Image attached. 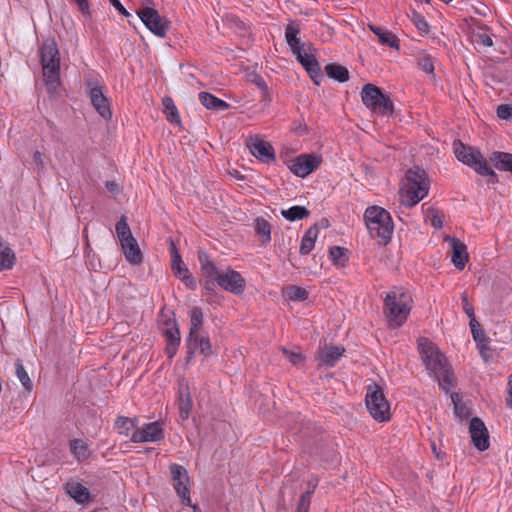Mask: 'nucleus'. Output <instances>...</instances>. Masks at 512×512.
<instances>
[{"instance_id":"2","label":"nucleus","mask_w":512,"mask_h":512,"mask_svg":"<svg viewBox=\"0 0 512 512\" xmlns=\"http://www.w3.org/2000/svg\"><path fill=\"white\" fill-rule=\"evenodd\" d=\"M430 188V182L426 171L419 166H414L406 171L405 183L401 188V204L406 207H414L425 196Z\"/></svg>"},{"instance_id":"18","label":"nucleus","mask_w":512,"mask_h":512,"mask_svg":"<svg viewBox=\"0 0 512 512\" xmlns=\"http://www.w3.org/2000/svg\"><path fill=\"white\" fill-rule=\"evenodd\" d=\"M299 63L305 68L314 84L319 85L323 79V73L316 57L308 53L305 48L300 51H296L294 54Z\"/></svg>"},{"instance_id":"33","label":"nucleus","mask_w":512,"mask_h":512,"mask_svg":"<svg viewBox=\"0 0 512 512\" xmlns=\"http://www.w3.org/2000/svg\"><path fill=\"white\" fill-rule=\"evenodd\" d=\"M325 72L327 76L331 79H334L340 83L346 82L349 80V71L346 67L336 64L330 63L325 66Z\"/></svg>"},{"instance_id":"29","label":"nucleus","mask_w":512,"mask_h":512,"mask_svg":"<svg viewBox=\"0 0 512 512\" xmlns=\"http://www.w3.org/2000/svg\"><path fill=\"white\" fill-rule=\"evenodd\" d=\"M121 248L125 255L126 260L132 265H140L143 261V255L139 245L134 238L133 241H126L121 244Z\"/></svg>"},{"instance_id":"14","label":"nucleus","mask_w":512,"mask_h":512,"mask_svg":"<svg viewBox=\"0 0 512 512\" xmlns=\"http://www.w3.org/2000/svg\"><path fill=\"white\" fill-rule=\"evenodd\" d=\"M217 285L229 293L241 295L245 291L246 280L238 271L228 268L221 271Z\"/></svg>"},{"instance_id":"24","label":"nucleus","mask_w":512,"mask_h":512,"mask_svg":"<svg viewBox=\"0 0 512 512\" xmlns=\"http://www.w3.org/2000/svg\"><path fill=\"white\" fill-rule=\"evenodd\" d=\"M345 349L343 347H328L319 354V365L326 367H334L339 359L343 356Z\"/></svg>"},{"instance_id":"50","label":"nucleus","mask_w":512,"mask_h":512,"mask_svg":"<svg viewBox=\"0 0 512 512\" xmlns=\"http://www.w3.org/2000/svg\"><path fill=\"white\" fill-rule=\"evenodd\" d=\"M74 2L78 7L79 12L83 15L85 19L92 18V14L90 12V4L88 0H74Z\"/></svg>"},{"instance_id":"62","label":"nucleus","mask_w":512,"mask_h":512,"mask_svg":"<svg viewBox=\"0 0 512 512\" xmlns=\"http://www.w3.org/2000/svg\"><path fill=\"white\" fill-rule=\"evenodd\" d=\"M317 485H318V481L317 480H310V481H308V488H307L306 491H312V495H313Z\"/></svg>"},{"instance_id":"7","label":"nucleus","mask_w":512,"mask_h":512,"mask_svg":"<svg viewBox=\"0 0 512 512\" xmlns=\"http://www.w3.org/2000/svg\"><path fill=\"white\" fill-rule=\"evenodd\" d=\"M365 404L374 420L378 422L390 420V404L378 384L371 383L366 386Z\"/></svg>"},{"instance_id":"37","label":"nucleus","mask_w":512,"mask_h":512,"mask_svg":"<svg viewBox=\"0 0 512 512\" xmlns=\"http://www.w3.org/2000/svg\"><path fill=\"white\" fill-rule=\"evenodd\" d=\"M309 214L310 212L306 207L298 205L281 211V215L290 222L307 218Z\"/></svg>"},{"instance_id":"36","label":"nucleus","mask_w":512,"mask_h":512,"mask_svg":"<svg viewBox=\"0 0 512 512\" xmlns=\"http://www.w3.org/2000/svg\"><path fill=\"white\" fill-rule=\"evenodd\" d=\"M255 231L261 237L264 245L271 241V224L263 217H258L255 220Z\"/></svg>"},{"instance_id":"23","label":"nucleus","mask_w":512,"mask_h":512,"mask_svg":"<svg viewBox=\"0 0 512 512\" xmlns=\"http://www.w3.org/2000/svg\"><path fill=\"white\" fill-rule=\"evenodd\" d=\"M179 417L182 421L189 418L192 408V399L188 383H181L178 390Z\"/></svg>"},{"instance_id":"57","label":"nucleus","mask_w":512,"mask_h":512,"mask_svg":"<svg viewBox=\"0 0 512 512\" xmlns=\"http://www.w3.org/2000/svg\"><path fill=\"white\" fill-rule=\"evenodd\" d=\"M469 326L471 329L472 336L475 334H478V332H480V331H484L481 328L480 323L476 320L475 316H472L469 318Z\"/></svg>"},{"instance_id":"13","label":"nucleus","mask_w":512,"mask_h":512,"mask_svg":"<svg viewBox=\"0 0 512 512\" xmlns=\"http://www.w3.org/2000/svg\"><path fill=\"white\" fill-rule=\"evenodd\" d=\"M86 85L92 106L102 118L110 120L112 111L108 99L103 94L102 87L92 80L87 81Z\"/></svg>"},{"instance_id":"47","label":"nucleus","mask_w":512,"mask_h":512,"mask_svg":"<svg viewBox=\"0 0 512 512\" xmlns=\"http://www.w3.org/2000/svg\"><path fill=\"white\" fill-rule=\"evenodd\" d=\"M312 499V491H305L300 495L296 512H308Z\"/></svg>"},{"instance_id":"27","label":"nucleus","mask_w":512,"mask_h":512,"mask_svg":"<svg viewBox=\"0 0 512 512\" xmlns=\"http://www.w3.org/2000/svg\"><path fill=\"white\" fill-rule=\"evenodd\" d=\"M66 492L78 504H85L91 500L89 489L79 482L67 483Z\"/></svg>"},{"instance_id":"35","label":"nucleus","mask_w":512,"mask_h":512,"mask_svg":"<svg viewBox=\"0 0 512 512\" xmlns=\"http://www.w3.org/2000/svg\"><path fill=\"white\" fill-rule=\"evenodd\" d=\"M115 230L120 244L126 241H133L134 236L132 235L131 229L127 223L126 216L122 215L115 225Z\"/></svg>"},{"instance_id":"21","label":"nucleus","mask_w":512,"mask_h":512,"mask_svg":"<svg viewBox=\"0 0 512 512\" xmlns=\"http://www.w3.org/2000/svg\"><path fill=\"white\" fill-rule=\"evenodd\" d=\"M446 241L452 248V263L457 269L462 270L469 259L466 245L459 239L450 236L446 238Z\"/></svg>"},{"instance_id":"20","label":"nucleus","mask_w":512,"mask_h":512,"mask_svg":"<svg viewBox=\"0 0 512 512\" xmlns=\"http://www.w3.org/2000/svg\"><path fill=\"white\" fill-rule=\"evenodd\" d=\"M247 146L251 154L263 163L270 164L276 159L272 145L263 140L251 138Z\"/></svg>"},{"instance_id":"6","label":"nucleus","mask_w":512,"mask_h":512,"mask_svg":"<svg viewBox=\"0 0 512 512\" xmlns=\"http://www.w3.org/2000/svg\"><path fill=\"white\" fill-rule=\"evenodd\" d=\"M361 100L370 111L382 116H391L394 113V104L390 96L374 84L367 83L362 87Z\"/></svg>"},{"instance_id":"41","label":"nucleus","mask_w":512,"mask_h":512,"mask_svg":"<svg viewBox=\"0 0 512 512\" xmlns=\"http://www.w3.org/2000/svg\"><path fill=\"white\" fill-rule=\"evenodd\" d=\"M283 293L291 301H305L309 295L305 288L296 285L287 286Z\"/></svg>"},{"instance_id":"48","label":"nucleus","mask_w":512,"mask_h":512,"mask_svg":"<svg viewBox=\"0 0 512 512\" xmlns=\"http://www.w3.org/2000/svg\"><path fill=\"white\" fill-rule=\"evenodd\" d=\"M473 339L477 344V348L480 350L481 356L485 357L484 351L489 349V338L486 336L485 331H480L478 334L473 335Z\"/></svg>"},{"instance_id":"60","label":"nucleus","mask_w":512,"mask_h":512,"mask_svg":"<svg viewBox=\"0 0 512 512\" xmlns=\"http://www.w3.org/2000/svg\"><path fill=\"white\" fill-rule=\"evenodd\" d=\"M33 161L34 163L39 166L40 168H43V159H42V153L39 151H35L33 154Z\"/></svg>"},{"instance_id":"38","label":"nucleus","mask_w":512,"mask_h":512,"mask_svg":"<svg viewBox=\"0 0 512 512\" xmlns=\"http://www.w3.org/2000/svg\"><path fill=\"white\" fill-rule=\"evenodd\" d=\"M70 451L78 461L86 460L90 456L88 445L81 439L70 441Z\"/></svg>"},{"instance_id":"53","label":"nucleus","mask_w":512,"mask_h":512,"mask_svg":"<svg viewBox=\"0 0 512 512\" xmlns=\"http://www.w3.org/2000/svg\"><path fill=\"white\" fill-rule=\"evenodd\" d=\"M474 41L478 45L484 46V47H491L493 45V40L491 36L488 34H476L474 36Z\"/></svg>"},{"instance_id":"5","label":"nucleus","mask_w":512,"mask_h":512,"mask_svg":"<svg viewBox=\"0 0 512 512\" xmlns=\"http://www.w3.org/2000/svg\"><path fill=\"white\" fill-rule=\"evenodd\" d=\"M410 297L401 289H394L386 294L384 299V313L389 326L400 327L410 313Z\"/></svg>"},{"instance_id":"9","label":"nucleus","mask_w":512,"mask_h":512,"mask_svg":"<svg viewBox=\"0 0 512 512\" xmlns=\"http://www.w3.org/2000/svg\"><path fill=\"white\" fill-rule=\"evenodd\" d=\"M137 15L146 28L154 35L164 38L170 28V22L162 17L159 12L150 7L137 10Z\"/></svg>"},{"instance_id":"40","label":"nucleus","mask_w":512,"mask_h":512,"mask_svg":"<svg viewBox=\"0 0 512 512\" xmlns=\"http://www.w3.org/2000/svg\"><path fill=\"white\" fill-rule=\"evenodd\" d=\"M15 373L17 378L21 382L22 386L24 387L25 391L30 393L33 389V383L20 359H17L15 361Z\"/></svg>"},{"instance_id":"52","label":"nucleus","mask_w":512,"mask_h":512,"mask_svg":"<svg viewBox=\"0 0 512 512\" xmlns=\"http://www.w3.org/2000/svg\"><path fill=\"white\" fill-rule=\"evenodd\" d=\"M461 300H462V309L465 312V314L468 316V318H470L472 316H475L474 308L470 304L469 299H468V295H467L466 292H463L461 294Z\"/></svg>"},{"instance_id":"55","label":"nucleus","mask_w":512,"mask_h":512,"mask_svg":"<svg viewBox=\"0 0 512 512\" xmlns=\"http://www.w3.org/2000/svg\"><path fill=\"white\" fill-rule=\"evenodd\" d=\"M283 352L287 355L289 361L293 365H300L304 360V357L300 353L290 352L286 349H283Z\"/></svg>"},{"instance_id":"54","label":"nucleus","mask_w":512,"mask_h":512,"mask_svg":"<svg viewBox=\"0 0 512 512\" xmlns=\"http://www.w3.org/2000/svg\"><path fill=\"white\" fill-rule=\"evenodd\" d=\"M443 214L437 210L433 211L432 212V215H431V218H430V222H431V225L436 228V229H440L443 227Z\"/></svg>"},{"instance_id":"63","label":"nucleus","mask_w":512,"mask_h":512,"mask_svg":"<svg viewBox=\"0 0 512 512\" xmlns=\"http://www.w3.org/2000/svg\"><path fill=\"white\" fill-rule=\"evenodd\" d=\"M271 101V97L269 94V90L267 89V94L261 93V102H267L269 103Z\"/></svg>"},{"instance_id":"28","label":"nucleus","mask_w":512,"mask_h":512,"mask_svg":"<svg viewBox=\"0 0 512 512\" xmlns=\"http://www.w3.org/2000/svg\"><path fill=\"white\" fill-rule=\"evenodd\" d=\"M368 28L378 37V40L382 45H387L390 48L399 50V39L392 32L373 24H369Z\"/></svg>"},{"instance_id":"64","label":"nucleus","mask_w":512,"mask_h":512,"mask_svg":"<svg viewBox=\"0 0 512 512\" xmlns=\"http://www.w3.org/2000/svg\"><path fill=\"white\" fill-rule=\"evenodd\" d=\"M426 3H430L431 0H424Z\"/></svg>"},{"instance_id":"17","label":"nucleus","mask_w":512,"mask_h":512,"mask_svg":"<svg viewBox=\"0 0 512 512\" xmlns=\"http://www.w3.org/2000/svg\"><path fill=\"white\" fill-rule=\"evenodd\" d=\"M164 324L166 325V328L163 330L166 340L165 353L171 360L176 355L180 346L181 333L175 319H167Z\"/></svg>"},{"instance_id":"11","label":"nucleus","mask_w":512,"mask_h":512,"mask_svg":"<svg viewBox=\"0 0 512 512\" xmlns=\"http://www.w3.org/2000/svg\"><path fill=\"white\" fill-rule=\"evenodd\" d=\"M322 157L315 154H300L288 162L289 170L296 176L305 178L319 168Z\"/></svg>"},{"instance_id":"43","label":"nucleus","mask_w":512,"mask_h":512,"mask_svg":"<svg viewBox=\"0 0 512 512\" xmlns=\"http://www.w3.org/2000/svg\"><path fill=\"white\" fill-rule=\"evenodd\" d=\"M347 252L348 250L344 247L332 246L329 250V255L335 265L343 267L348 261Z\"/></svg>"},{"instance_id":"61","label":"nucleus","mask_w":512,"mask_h":512,"mask_svg":"<svg viewBox=\"0 0 512 512\" xmlns=\"http://www.w3.org/2000/svg\"><path fill=\"white\" fill-rule=\"evenodd\" d=\"M105 186L108 189V191L112 193L117 192L119 189L118 184L115 181H106Z\"/></svg>"},{"instance_id":"51","label":"nucleus","mask_w":512,"mask_h":512,"mask_svg":"<svg viewBox=\"0 0 512 512\" xmlns=\"http://www.w3.org/2000/svg\"><path fill=\"white\" fill-rule=\"evenodd\" d=\"M496 114L499 118L508 120L512 118V104H501L497 107Z\"/></svg>"},{"instance_id":"26","label":"nucleus","mask_w":512,"mask_h":512,"mask_svg":"<svg viewBox=\"0 0 512 512\" xmlns=\"http://www.w3.org/2000/svg\"><path fill=\"white\" fill-rule=\"evenodd\" d=\"M200 103L208 110L225 111L230 108V104L217 98L209 92H200L198 95Z\"/></svg>"},{"instance_id":"44","label":"nucleus","mask_w":512,"mask_h":512,"mask_svg":"<svg viewBox=\"0 0 512 512\" xmlns=\"http://www.w3.org/2000/svg\"><path fill=\"white\" fill-rule=\"evenodd\" d=\"M410 19L413 22V24L416 26V28L418 29L420 34H422V35L428 34L430 26L421 14H419L416 10L413 9L411 11Z\"/></svg>"},{"instance_id":"3","label":"nucleus","mask_w":512,"mask_h":512,"mask_svg":"<svg viewBox=\"0 0 512 512\" xmlns=\"http://www.w3.org/2000/svg\"><path fill=\"white\" fill-rule=\"evenodd\" d=\"M364 221L370 236L378 239V244L390 242L394 224L388 211L380 206H369L364 212Z\"/></svg>"},{"instance_id":"30","label":"nucleus","mask_w":512,"mask_h":512,"mask_svg":"<svg viewBox=\"0 0 512 512\" xmlns=\"http://www.w3.org/2000/svg\"><path fill=\"white\" fill-rule=\"evenodd\" d=\"M319 228L317 225L311 226L303 235L301 239L299 253L301 255H308L314 248L317 240Z\"/></svg>"},{"instance_id":"12","label":"nucleus","mask_w":512,"mask_h":512,"mask_svg":"<svg viewBox=\"0 0 512 512\" xmlns=\"http://www.w3.org/2000/svg\"><path fill=\"white\" fill-rule=\"evenodd\" d=\"M169 468L175 492L182 499L184 505L192 506L187 470L182 465L176 463L171 464Z\"/></svg>"},{"instance_id":"25","label":"nucleus","mask_w":512,"mask_h":512,"mask_svg":"<svg viewBox=\"0 0 512 512\" xmlns=\"http://www.w3.org/2000/svg\"><path fill=\"white\" fill-rule=\"evenodd\" d=\"M300 33V30L297 25L289 24L286 26L285 29V39L289 47L291 48L293 54L296 53V51L303 50L305 46H308V51H311L312 45L311 44H300V39L298 37V34Z\"/></svg>"},{"instance_id":"46","label":"nucleus","mask_w":512,"mask_h":512,"mask_svg":"<svg viewBox=\"0 0 512 512\" xmlns=\"http://www.w3.org/2000/svg\"><path fill=\"white\" fill-rule=\"evenodd\" d=\"M419 67L427 74H434V61L431 55L423 53L418 59Z\"/></svg>"},{"instance_id":"56","label":"nucleus","mask_w":512,"mask_h":512,"mask_svg":"<svg viewBox=\"0 0 512 512\" xmlns=\"http://www.w3.org/2000/svg\"><path fill=\"white\" fill-rule=\"evenodd\" d=\"M108 1L118 11L119 14H121L127 18L131 16V14L127 11V9L122 5L120 0H108Z\"/></svg>"},{"instance_id":"42","label":"nucleus","mask_w":512,"mask_h":512,"mask_svg":"<svg viewBox=\"0 0 512 512\" xmlns=\"http://www.w3.org/2000/svg\"><path fill=\"white\" fill-rule=\"evenodd\" d=\"M450 398L454 406V414L461 420L467 419L471 414L470 409L462 403L460 395L456 392H452Z\"/></svg>"},{"instance_id":"19","label":"nucleus","mask_w":512,"mask_h":512,"mask_svg":"<svg viewBox=\"0 0 512 512\" xmlns=\"http://www.w3.org/2000/svg\"><path fill=\"white\" fill-rule=\"evenodd\" d=\"M472 443L479 451L489 448V434L484 422L479 417H473L469 424Z\"/></svg>"},{"instance_id":"22","label":"nucleus","mask_w":512,"mask_h":512,"mask_svg":"<svg viewBox=\"0 0 512 512\" xmlns=\"http://www.w3.org/2000/svg\"><path fill=\"white\" fill-rule=\"evenodd\" d=\"M198 261L200 264V271L203 280L218 282V278L221 274L213 261L210 260L209 255L206 252H198Z\"/></svg>"},{"instance_id":"4","label":"nucleus","mask_w":512,"mask_h":512,"mask_svg":"<svg viewBox=\"0 0 512 512\" xmlns=\"http://www.w3.org/2000/svg\"><path fill=\"white\" fill-rule=\"evenodd\" d=\"M43 78L49 91L55 90L60 84V54L54 38L43 41L41 49Z\"/></svg>"},{"instance_id":"32","label":"nucleus","mask_w":512,"mask_h":512,"mask_svg":"<svg viewBox=\"0 0 512 512\" xmlns=\"http://www.w3.org/2000/svg\"><path fill=\"white\" fill-rule=\"evenodd\" d=\"M15 253L4 244L2 236H0V271L12 269L15 264Z\"/></svg>"},{"instance_id":"49","label":"nucleus","mask_w":512,"mask_h":512,"mask_svg":"<svg viewBox=\"0 0 512 512\" xmlns=\"http://www.w3.org/2000/svg\"><path fill=\"white\" fill-rule=\"evenodd\" d=\"M248 81L255 84L263 94H267V84L263 77L257 73H251L248 75Z\"/></svg>"},{"instance_id":"8","label":"nucleus","mask_w":512,"mask_h":512,"mask_svg":"<svg viewBox=\"0 0 512 512\" xmlns=\"http://www.w3.org/2000/svg\"><path fill=\"white\" fill-rule=\"evenodd\" d=\"M185 347L187 350V362H190L196 354H200L204 358H208L214 354L211 340L205 332L187 334L185 338Z\"/></svg>"},{"instance_id":"31","label":"nucleus","mask_w":512,"mask_h":512,"mask_svg":"<svg viewBox=\"0 0 512 512\" xmlns=\"http://www.w3.org/2000/svg\"><path fill=\"white\" fill-rule=\"evenodd\" d=\"M204 324V315L202 309L193 306L189 310V332L188 334L202 333Z\"/></svg>"},{"instance_id":"1","label":"nucleus","mask_w":512,"mask_h":512,"mask_svg":"<svg viewBox=\"0 0 512 512\" xmlns=\"http://www.w3.org/2000/svg\"><path fill=\"white\" fill-rule=\"evenodd\" d=\"M418 350L426 369L438 382L439 387L445 393H449L457 381L446 357L427 338L418 340Z\"/></svg>"},{"instance_id":"10","label":"nucleus","mask_w":512,"mask_h":512,"mask_svg":"<svg viewBox=\"0 0 512 512\" xmlns=\"http://www.w3.org/2000/svg\"><path fill=\"white\" fill-rule=\"evenodd\" d=\"M169 252L171 255V270L174 275L179 278L188 289L195 290L197 288V283L183 262L178 248L172 238H169Z\"/></svg>"},{"instance_id":"45","label":"nucleus","mask_w":512,"mask_h":512,"mask_svg":"<svg viewBox=\"0 0 512 512\" xmlns=\"http://www.w3.org/2000/svg\"><path fill=\"white\" fill-rule=\"evenodd\" d=\"M478 174H480L481 176H487L489 177L488 180H487V183L488 184H495L497 183L499 180H498V175L494 172V170L488 165L487 161L484 160V162H482L481 166H479V168L477 169L476 171Z\"/></svg>"},{"instance_id":"15","label":"nucleus","mask_w":512,"mask_h":512,"mask_svg":"<svg viewBox=\"0 0 512 512\" xmlns=\"http://www.w3.org/2000/svg\"><path fill=\"white\" fill-rule=\"evenodd\" d=\"M453 148L456 158L463 164L472 167L475 171L485 160L479 150L466 146L461 141H455Z\"/></svg>"},{"instance_id":"58","label":"nucleus","mask_w":512,"mask_h":512,"mask_svg":"<svg viewBox=\"0 0 512 512\" xmlns=\"http://www.w3.org/2000/svg\"><path fill=\"white\" fill-rule=\"evenodd\" d=\"M216 284H217L216 281H211L209 283L208 280H204V289H205L206 293L209 295L214 294Z\"/></svg>"},{"instance_id":"16","label":"nucleus","mask_w":512,"mask_h":512,"mask_svg":"<svg viewBox=\"0 0 512 512\" xmlns=\"http://www.w3.org/2000/svg\"><path fill=\"white\" fill-rule=\"evenodd\" d=\"M164 438V431L160 422H150L142 428L135 429L131 434L133 443L157 442Z\"/></svg>"},{"instance_id":"59","label":"nucleus","mask_w":512,"mask_h":512,"mask_svg":"<svg viewBox=\"0 0 512 512\" xmlns=\"http://www.w3.org/2000/svg\"><path fill=\"white\" fill-rule=\"evenodd\" d=\"M507 405L512 408V374L508 379V396L506 398Z\"/></svg>"},{"instance_id":"39","label":"nucleus","mask_w":512,"mask_h":512,"mask_svg":"<svg viewBox=\"0 0 512 512\" xmlns=\"http://www.w3.org/2000/svg\"><path fill=\"white\" fill-rule=\"evenodd\" d=\"M136 422V418L118 416L115 421V427L118 429L119 434L131 437V431L136 427Z\"/></svg>"},{"instance_id":"34","label":"nucleus","mask_w":512,"mask_h":512,"mask_svg":"<svg viewBox=\"0 0 512 512\" xmlns=\"http://www.w3.org/2000/svg\"><path fill=\"white\" fill-rule=\"evenodd\" d=\"M162 104L164 106V113L166 115L167 120L171 124L180 125L181 119L178 113V109L174 104V101L171 97H164L162 99Z\"/></svg>"}]
</instances>
